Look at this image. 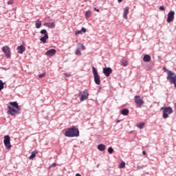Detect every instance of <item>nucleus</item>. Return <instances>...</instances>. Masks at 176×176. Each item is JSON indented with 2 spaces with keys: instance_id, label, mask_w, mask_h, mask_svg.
Segmentation results:
<instances>
[{
  "instance_id": "nucleus-1",
  "label": "nucleus",
  "mask_w": 176,
  "mask_h": 176,
  "mask_svg": "<svg viewBox=\"0 0 176 176\" xmlns=\"http://www.w3.org/2000/svg\"><path fill=\"white\" fill-rule=\"evenodd\" d=\"M10 105L8 109V115L11 116H16V115H19L20 113V106L17 102H10Z\"/></svg>"
},
{
  "instance_id": "nucleus-2",
  "label": "nucleus",
  "mask_w": 176,
  "mask_h": 176,
  "mask_svg": "<svg viewBox=\"0 0 176 176\" xmlns=\"http://www.w3.org/2000/svg\"><path fill=\"white\" fill-rule=\"evenodd\" d=\"M65 135L69 138L79 137V129L76 126H72L65 132Z\"/></svg>"
},
{
  "instance_id": "nucleus-3",
  "label": "nucleus",
  "mask_w": 176,
  "mask_h": 176,
  "mask_svg": "<svg viewBox=\"0 0 176 176\" xmlns=\"http://www.w3.org/2000/svg\"><path fill=\"white\" fill-rule=\"evenodd\" d=\"M92 72L94 74V79L96 85H101V80L100 79V76L97 72V69L94 66L92 67Z\"/></svg>"
},
{
  "instance_id": "nucleus-4",
  "label": "nucleus",
  "mask_w": 176,
  "mask_h": 176,
  "mask_svg": "<svg viewBox=\"0 0 176 176\" xmlns=\"http://www.w3.org/2000/svg\"><path fill=\"white\" fill-rule=\"evenodd\" d=\"M171 113H173V108L171 107H166L164 109L162 118L167 119L168 115H171Z\"/></svg>"
},
{
  "instance_id": "nucleus-5",
  "label": "nucleus",
  "mask_w": 176,
  "mask_h": 176,
  "mask_svg": "<svg viewBox=\"0 0 176 176\" xmlns=\"http://www.w3.org/2000/svg\"><path fill=\"white\" fill-rule=\"evenodd\" d=\"M166 79L169 80L170 84L176 82V75L175 73L173 72H169L168 74L167 75Z\"/></svg>"
},
{
  "instance_id": "nucleus-6",
  "label": "nucleus",
  "mask_w": 176,
  "mask_h": 176,
  "mask_svg": "<svg viewBox=\"0 0 176 176\" xmlns=\"http://www.w3.org/2000/svg\"><path fill=\"white\" fill-rule=\"evenodd\" d=\"M134 101L137 105V108H142L144 105V100L140 96H134Z\"/></svg>"
},
{
  "instance_id": "nucleus-7",
  "label": "nucleus",
  "mask_w": 176,
  "mask_h": 176,
  "mask_svg": "<svg viewBox=\"0 0 176 176\" xmlns=\"http://www.w3.org/2000/svg\"><path fill=\"white\" fill-rule=\"evenodd\" d=\"M42 35H44L43 37L40 38V41L43 42V43H46V41L49 39V35L47 34V31L45 29L41 30L40 32Z\"/></svg>"
},
{
  "instance_id": "nucleus-8",
  "label": "nucleus",
  "mask_w": 176,
  "mask_h": 176,
  "mask_svg": "<svg viewBox=\"0 0 176 176\" xmlns=\"http://www.w3.org/2000/svg\"><path fill=\"white\" fill-rule=\"evenodd\" d=\"M3 142L7 149H10V148H12V144H10V136H9V135L4 136Z\"/></svg>"
},
{
  "instance_id": "nucleus-9",
  "label": "nucleus",
  "mask_w": 176,
  "mask_h": 176,
  "mask_svg": "<svg viewBox=\"0 0 176 176\" xmlns=\"http://www.w3.org/2000/svg\"><path fill=\"white\" fill-rule=\"evenodd\" d=\"M2 52L4 53L7 58H10V48H9V47L8 46L3 47Z\"/></svg>"
},
{
  "instance_id": "nucleus-10",
  "label": "nucleus",
  "mask_w": 176,
  "mask_h": 176,
  "mask_svg": "<svg viewBox=\"0 0 176 176\" xmlns=\"http://www.w3.org/2000/svg\"><path fill=\"white\" fill-rule=\"evenodd\" d=\"M174 14H175V12L170 11L168 13L167 17V23H171V21H174Z\"/></svg>"
},
{
  "instance_id": "nucleus-11",
  "label": "nucleus",
  "mask_w": 176,
  "mask_h": 176,
  "mask_svg": "<svg viewBox=\"0 0 176 176\" xmlns=\"http://www.w3.org/2000/svg\"><path fill=\"white\" fill-rule=\"evenodd\" d=\"M103 74L105 76H109L112 74V68L111 67H103Z\"/></svg>"
},
{
  "instance_id": "nucleus-12",
  "label": "nucleus",
  "mask_w": 176,
  "mask_h": 176,
  "mask_svg": "<svg viewBox=\"0 0 176 176\" xmlns=\"http://www.w3.org/2000/svg\"><path fill=\"white\" fill-rule=\"evenodd\" d=\"M56 53H57V51H56L55 49H51L46 52L45 55L48 56L49 57H53Z\"/></svg>"
},
{
  "instance_id": "nucleus-13",
  "label": "nucleus",
  "mask_w": 176,
  "mask_h": 176,
  "mask_svg": "<svg viewBox=\"0 0 176 176\" xmlns=\"http://www.w3.org/2000/svg\"><path fill=\"white\" fill-rule=\"evenodd\" d=\"M88 98H89V93L85 92V91H84L80 98V101L81 102L85 101V100H87Z\"/></svg>"
},
{
  "instance_id": "nucleus-14",
  "label": "nucleus",
  "mask_w": 176,
  "mask_h": 176,
  "mask_svg": "<svg viewBox=\"0 0 176 176\" xmlns=\"http://www.w3.org/2000/svg\"><path fill=\"white\" fill-rule=\"evenodd\" d=\"M16 50L19 54H23V53H24V51L25 50V47H24V45H21L19 47H17Z\"/></svg>"
},
{
  "instance_id": "nucleus-15",
  "label": "nucleus",
  "mask_w": 176,
  "mask_h": 176,
  "mask_svg": "<svg viewBox=\"0 0 176 176\" xmlns=\"http://www.w3.org/2000/svg\"><path fill=\"white\" fill-rule=\"evenodd\" d=\"M130 8L129 6H126L124 9V19H126L127 20V14H129V10Z\"/></svg>"
},
{
  "instance_id": "nucleus-16",
  "label": "nucleus",
  "mask_w": 176,
  "mask_h": 176,
  "mask_svg": "<svg viewBox=\"0 0 176 176\" xmlns=\"http://www.w3.org/2000/svg\"><path fill=\"white\" fill-rule=\"evenodd\" d=\"M45 27H47L48 28H54L56 27V24L54 23H44Z\"/></svg>"
},
{
  "instance_id": "nucleus-17",
  "label": "nucleus",
  "mask_w": 176,
  "mask_h": 176,
  "mask_svg": "<svg viewBox=\"0 0 176 176\" xmlns=\"http://www.w3.org/2000/svg\"><path fill=\"white\" fill-rule=\"evenodd\" d=\"M129 112H130L129 111V109H123L121 111L120 113L121 115H123V116H127V115H129Z\"/></svg>"
},
{
  "instance_id": "nucleus-18",
  "label": "nucleus",
  "mask_w": 176,
  "mask_h": 176,
  "mask_svg": "<svg viewBox=\"0 0 176 176\" xmlns=\"http://www.w3.org/2000/svg\"><path fill=\"white\" fill-rule=\"evenodd\" d=\"M143 61H144V63H149L151 61V56L147 54L144 55L143 57Z\"/></svg>"
},
{
  "instance_id": "nucleus-19",
  "label": "nucleus",
  "mask_w": 176,
  "mask_h": 176,
  "mask_svg": "<svg viewBox=\"0 0 176 176\" xmlns=\"http://www.w3.org/2000/svg\"><path fill=\"white\" fill-rule=\"evenodd\" d=\"M120 65H121L122 67H127V65H128L127 60H126V59H122L121 61H120Z\"/></svg>"
},
{
  "instance_id": "nucleus-20",
  "label": "nucleus",
  "mask_w": 176,
  "mask_h": 176,
  "mask_svg": "<svg viewBox=\"0 0 176 176\" xmlns=\"http://www.w3.org/2000/svg\"><path fill=\"white\" fill-rule=\"evenodd\" d=\"M98 151H100L101 152L105 151V145L100 144L98 145Z\"/></svg>"
},
{
  "instance_id": "nucleus-21",
  "label": "nucleus",
  "mask_w": 176,
  "mask_h": 176,
  "mask_svg": "<svg viewBox=\"0 0 176 176\" xmlns=\"http://www.w3.org/2000/svg\"><path fill=\"white\" fill-rule=\"evenodd\" d=\"M35 25H36V28H41V27L42 26V21L38 19L35 23Z\"/></svg>"
},
{
  "instance_id": "nucleus-22",
  "label": "nucleus",
  "mask_w": 176,
  "mask_h": 176,
  "mask_svg": "<svg viewBox=\"0 0 176 176\" xmlns=\"http://www.w3.org/2000/svg\"><path fill=\"white\" fill-rule=\"evenodd\" d=\"M138 129H140V130H142V129H144L145 127V123L144 122H140L137 124Z\"/></svg>"
},
{
  "instance_id": "nucleus-23",
  "label": "nucleus",
  "mask_w": 176,
  "mask_h": 176,
  "mask_svg": "<svg viewBox=\"0 0 176 176\" xmlns=\"http://www.w3.org/2000/svg\"><path fill=\"white\" fill-rule=\"evenodd\" d=\"M36 153H38V151H34L32 153L31 155L29 157L30 160H32L35 156H36Z\"/></svg>"
},
{
  "instance_id": "nucleus-24",
  "label": "nucleus",
  "mask_w": 176,
  "mask_h": 176,
  "mask_svg": "<svg viewBox=\"0 0 176 176\" xmlns=\"http://www.w3.org/2000/svg\"><path fill=\"white\" fill-rule=\"evenodd\" d=\"M78 49H79L80 50H85L86 49V47H85V45L82 43H78Z\"/></svg>"
},
{
  "instance_id": "nucleus-25",
  "label": "nucleus",
  "mask_w": 176,
  "mask_h": 176,
  "mask_svg": "<svg viewBox=\"0 0 176 176\" xmlns=\"http://www.w3.org/2000/svg\"><path fill=\"white\" fill-rule=\"evenodd\" d=\"M75 54H76V56H82V52H80V50L77 48L75 50Z\"/></svg>"
},
{
  "instance_id": "nucleus-26",
  "label": "nucleus",
  "mask_w": 176,
  "mask_h": 176,
  "mask_svg": "<svg viewBox=\"0 0 176 176\" xmlns=\"http://www.w3.org/2000/svg\"><path fill=\"white\" fill-rule=\"evenodd\" d=\"M124 167H126V163L124 162H121L119 165V168H124Z\"/></svg>"
},
{
  "instance_id": "nucleus-27",
  "label": "nucleus",
  "mask_w": 176,
  "mask_h": 176,
  "mask_svg": "<svg viewBox=\"0 0 176 176\" xmlns=\"http://www.w3.org/2000/svg\"><path fill=\"white\" fill-rule=\"evenodd\" d=\"M90 16H91V12L89 10L87 11L85 13V17L89 19V17H90Z\"/></svg>"
},
{
  "instance_id": "nucleus-28",
  "label": "nucleus",
  "mask_w": 176,
  "mask_h": 176,
  "mask_svg": "<svg viewBox=\"0 0 176 176\" xmlns=\"http://www.w3.org/2000/svg\"><path fill=\"white\" fill-rule=\"evenodd\" d=\"M4 85L5 83H3V81H2V80H0V91L1 90L3 89Z\"/></svg>"
},
{
  "instance_id": "nucleus-29",
  "label": "nucleus",
  "mask_w": 176,
  "mask_h": 176,
  "mask_svg": "<svg viewBox=\"0 0 176 176\" xmlns=\"http://www.w3.org/2000/svg\"><path fill=\"white\" fill-rule=\"evenodd\" d=\"M108 153L110 154L113 153V148L112 147H109L108 148Z\"/></svg>"
},
{
  "instance_id": "nucleus-30",
  "label": "nucleus",
  "mask_w": 176,
  "mask_h": 176,
  "mask_svg": "<svg viewBox=\"0 0 176 176\" xmlns=\"http://www.w3.org/2000/svg\"><path fill=\"white\" fill-rule=\"evenodd\" d=\"M163 69H164V72H166L167 75H168L169 72H173V71L167 69L165 67H163Z\"/></svg>"
},
{
  "instance_id": "nucleus-31",
  "label": "nucleus",
  "mask_w": 176,
  "mask_h": 176,
  "mask_svg": "<svg viewBox=\"0 0 176 176\" xmlns=\"http://www.w3.org/2000/svg\"><path fill=\"white\" fill-rule=\"evenodd\" d=\"M80 34H82V31L81 30H76L75 32V35H80Z\"/></svg>"
},
{
  "instance_id": "nucleus-32",
  "label": "nucleus",
  "mask_w": 176,
  "mask_h": 176,
  "mask_svg": "<svg viewBox=\"0 0 176 176\" xmlns=\"http://www.w3.org/2000/svg\"><path fill=\"white\" fill-rule=\"evenodd\" d=\"M45 76H46L45 73H43V74L38 75L39 78H45Z\"/></svg>"
},
{
  "instance_id": "nucleus-33",
  "label": "nucleus",
  "mask_w": 176,
  "mask_h": 176,
  "mask_svg": "<svg viewBox=\"0 0 176 176\" xmlns=\"http://www.w3.org/2000/svg\"><path fill=\"white\" fill-rule=\"evenodd\" d=\"M144 168V166L137 165V170H142Z\"/></svg>"
},
{
  "instance_id": "nucleus-34",
  "label": "nucleus",
  "mask_w": 176,
  "mask_h": 176,
  "mask_svg": "<svg viewBox=\"0 0 176 176\" xmlns=\"http://www.w3.org/2000/svg\"><path fill=\"white\" fill-rule=\"evenodd\" d=\"M8 5H13V0H10L9 1H8Z\"/></svg>"
},
{
  "instance_id": "nucleus-35",
  "label": "nucleus",
  "mask_w": 176,
  "mask_h": 176,
  "mask_svg": "<svg viewBox=\"0 0 176 176\" xmlns=\"http://www.w3.org/2000/svg\"><path fill=\"white\" fill-rule=\"evenodd\" d=\"M160 9L161 10H162V11L166 10V8H165L164 6H161L160 7Z\"/></svg>"
},
{
  "instance_id": "nucleus-36",
  "label": "nucleus",
  "mask_w": 176,
  "mask_h": 176,
  "mask_svg": "<svg viewBox=\"0 0 176 176\" xmlns=\"http://www.w3.org/2000/svg\"><path fill=\"white\" fill-rule=\"evenodd\" d=\"M80 31L81 32H86V28H82Z\"/></svg>"
},
{
  "instance_id": "nucleus-37",
  "label": "nucleus",
  "mask_w": 176,
  "mask_h": 176,
  "mask_svg": "<svg viewBox=\"0 0 176 176\" xmlns=\"http://www.w3.org/2000/svg\"><path fill=\"white\" fill-rule=\"evenodd\" d=\"M95 12H100V9L97 8H94Z\"/></svg>"
},
{
  "instance_id": "nucleus-38",
  "label": "nucleus",
  "mask_w": 176,
  "mask_h": 176,
  "mask_svg": "<svg viewBox=\"0 0 176 176\" xmlns=\"http://www.w3.org/2000/svg\"><path fill=\"white\" fill-rule=\"evenodd\" d=\"M56 166H57V164H56V163L52 164V167H56Z\"/></svg>"
},
{
  "instance_id": "nucleus-39",
  "label": "nucleus",
  "mask_w": 176,
  "mask_h": 176,
  "mask_svg": "<svg viewBox=\"0 0 176 176\" xmlns=\"http://www.w3.org/2000/svg\"><path fill=\"white\" fill-rule=\"evenodd\" d=\"M142 154L144 155H146V151H142Z\"/></svg>"
},
{
  "instance_id": "nucleus-40",
  "label": "nucleus",
  "mask_w": 176,
  "mask_h": 176,
  "mask_svg": "<svg viewBox=\"0 0 176 176\" xmlns=\"http://www.w3.org/2000/svg\"><path fill=\"white\" fill-rule=\"evenodd\" d=\"M172 85H174L175 89H176V82H172Z\"/></svg>"
},
{
  "instance_id": "nucleus-41",
  "label": "nucleus",
  "mask_w": 176,
  "mask_h": 176,
  "mask_svg": "<svg viewBox=\"0 0 176 176\" xmlns=\"http://www.w3.org/2000/svg\"><path fill=\"white\" fill-rule=\"evenodd\" d=\"M76 176H82V175H80V173H76Z\"/></svg>"
},
{
  "instance_id": "nucleus-42",
  "label": "nucleus",
  "mask_w": 176,
  "mask_h": 176,
  "mask_svg": "<svg viewBox=\"0 0 176 176\" xmlns=\"http://www.w3.org/2000/svg\"><path fill=\"white\" fill-rule=\"evenodd\" d=\"M65 76H70V75L69 74H68L67 73H66V74H65Z\"/></svg>"
},
{
  "instance_id": "nucleus-43",
  "label": "nucleus",
  "mask_w": 176,
  "mask_h": 176,
  "mask_svg": "<svg viewBox=\"0 0 176 176\" xmlns=\"http://www.w3.org/2000/svg\"><path fill=\"white\" fill-rule=\"evenodd\" d=\"M122 1L123 0H118V3H121Z\"/></svg>"
},
{
  "instance_id": "nucleus-44",
  "label": "nucleus",
  "mask_w": 176,
  "mask_h": 176,
  "mask_svg": "<svg viewBox=\"0 0 176 176\" xmlns=\"http://www.w3.org/2000/svg\"><path fill=\"white\" fill-rule=\"evenodd\" d=\"M80 94H82V92H81V91L79 92V96H80Z\"/></svg>"
},
{
  "instance_id": "nucleus-45",
  "label": "nucleus",
  "mask_w": 176,
  "mask_h": 176,
  "mask_svg": "<svg viewBox=\"0 0 176 176\" xmlns=\"http://www.w3.org/2000/svg\"><path fill=\"white\" fill-rule=\"evenodd\" d=\"M120 122V120H118V121H117V123H119Z\"/></svg>"
}]
</instances>
